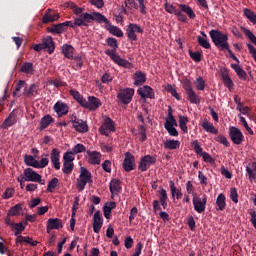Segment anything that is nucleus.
<instances>
[{
    "label": "nucleus",
    "instance_id": "f257e3e1",
    "mask_svg": "<svg viewBox=\"0 0 256 256\" xmlns=\"http://www.w3.org/2000/svg\"><path fill=\"white\" fill-rule=\"evenodd\" d=\"M209 35L217 49H220V51L229 49V42H227L229 40V36H227V34L213 29L209 32Z\"/></svg>",
    "mask_w": 256,
    "mask_h": 256
},
{
    "label": "nucleus",
    "instance_id": "f03ea898",
    "mask_svg": "<svg viewBox=\"0 0 256 256\" xmlns=\"http://www.w3.org/2000/svg\"><path fill=\"white\" fill-rule=\"evenodd\" d=\"M76 181H77L76 187L79 193H81L85 191V187H87V183H93V175L91 174V172L88 171L87 168L81 167L79 178Z\"/></svg>",
    "mask_w": 256,
    "mask_h": 256
},
{
    "label": "nucleus",
    "instance_id": "7ed1b4c3",
    "mask_svg": "<svg viewBox=\"0 0 256 256\" xmlns=\"http://www.w3.org/2000/svg\"><path fill=\"white\" fill-rule=\"evenodd\" d=\"M183 89L185 90L187 99L190 101V103L193 105H199V103H201V98H199V95H197L195 90H193V84L191 83V80L185 79L183 81Z\"/></svg>",
    "mask_w": 256,
    "mask_h": 256
},
{
    "label": "nucleus",
    "instance_id": "20e7f679",
    "mask_svg": "<svg viewBox=\"0 0 256 256\" xmlns=\"http://www.w3.org/2000/svg\"><path fill=\"white\" fill-rule=\"evenodd\" d=\"M179 9L180 10H178L175 14L178 21H181L182 23H187L186 15H188L189 19H195V12L193 11V8H191L189 5L179 4ZM183 13H186V15Z\"/></svg>",
    "mask_w": 256,
    "mask_h": 256
},
{
    "label": "nucleus",
    "instance_id": "39448f33",
    "mask_svg": "<svg viewBox=\"0 0 256 256\" xmlns=\"http://www.w3.org/2000/svg\"><path fill=\"white\" fill-rule=\"evenodd\" d=\"M82 18L87 27H89V23H91V21H97V23H105V25H109L107 17L103 16V14L99 12H94L93 14L86 12L82 14Z\"/></svg>",
    "mask_w": 256,
    "mask_h": 256
},
{
    "label": "nucleus",
    "instance_id": "423d86ee",
    "mask_svg": "<svg viewBox=\"0 0 256 256\" xmlns=\"http://www.w3.org/2000/svg\"><path fill=\"white\" fill-rule=\"evenodd\" d=\"M133 95H135V89L133 88H121L118 91L117 99L123 103V105H129L133 101Z\"/></svg>",
    "mask_w": 256,
    "mask_h": 256
},
{
    "label": "nucleus",
    "instance_id": "0eeeda50",
    "mask_svg": "<svg viewBox=\"0 0 256 256\" xmlns=\"http://www.w3.org/2000/svg\"><path fill=\"white\" fill-rule=\"evenodd\" d=\"M192 203L194 205V210L196 211V213H205V210L207 209V195H203L200 198L199 196H197V194H194Z\"/></svg>",
    "mask_w": 256,
    "mask_h": 256
},
{
    "label": "nucleus",
    "instance_id": "6e6552de",
    "mask_svg": "<svg viewBox=\"0 0 256 256\" xmlns=\"http://www.w3.org/2000/svg\"><path fill=\"white\" fill-rule=\"evenodd\" d=\"M228 135L234 145H241V143H243V141L245 140L243 132H241L240 129L235 126H231L229 128Z\"/></svg>",
    "mask_w": 256,
    "mask_h": 256
},
{
    "label": "nucleus",
    "instance_id": "1a4fd4ad",
    "mask_svg": "<svg viewBox=\"0 0 256 256\" xmlns=\"http://www.w3.org/2000/svg\"><path fill=\"white\" fill-rule=\"evenodd\" d=\"M157 163V158L155 156L151 155H145L140 159V162L138 164V169L142 171V173H145L151 167V165H155Z\"/></svg>",
    "mask_w": 256,
    "mask_h": 256
},
{
    "label": "nucleus",
    "instance_id": "9d476101",
    "mask_svg": "<svg viewBox=\"0 0 256 256\" xmlns=\"http://www.w3.org/2000/svg\"><path fill=\"white\" fill-rule=\"evenodd\" d=\"M122 167L124 171H126V173H131V171H135V167H137V165L135 164V156L131 154V152L125 153Z\"/></svg>",
    "mask_w": 256,
    "mask_h": 256
},
{
    "label": "nucleus",
    "instance_id": "9b49d317",
    "mask_svg": "<svg viewBox=\"0 0 256 256\" xmlns=\"http://www.w3.org/2000/svg\"><path fill=\"white\" fill-rule=\"evenodd\" d=\"M71 123L73 129H75V131L78 133H87V131H89V125H87V122L77 118V116L71 117Z\"/></svg>",
    "mask_w": 256,
    "mask_h": 256
},
{
    "label": "nucleus",
    "instance_id": "f8f14e48",
    "mask_svg": "<svg viewBox=\"0 0 256 256\" xmlns=\"http://www.w3.org/2000/svg\"><path fill=\"white\" fill-rule=\"evenodd\" d=\"M99 131L101 135L109 137V132L115 131V122L110 117H105L103 124L100 126Z\"/></svg>",
    "mask_w": 256,
    "mask_h": 256
},
{
    "label": "nucleus",
    "instance_id": "ddd939ff",
    "mask_svg": "<svg viewBox=\"0 0 256 256\" xmlns=\"http://www.w3.org/2000/svg\"><path fill=\"white\" fill-rule=\"evenodd\" d=\"M136 33H143L142 27L137 24L130 23L126 28V35L129 41H137Z\"/></svg>",
    "mask_w": 256,
    "mask_h": 256
},
{
    "label": "nucleus",
    "instance_id": "4468645a",
    "mask_svg": "<svg viewBox=\"0 0 256 256\" xmlns=\"http://www.w3.org/2000/svg\"><path fill=\"white\" fill-rule=\"evenodd\" d=\"M50 161L56 171H59V169H61V151L59 149H52L50 153Z\"/></svg>",
    "mask_w": 256,
    "mask_h": 256
},
{
    "label": "nucleus",
    "instance_id": "2eb2a0df",
    "mask_svg": "<svg viewBox=\"0 0 256 256\" xmlns=\"http://www.w3.org/2000/svg\"><path fill=\"white\" fill-rule=\"evenodd\" d=\"M24 175V181H32L35 183V181H41V174L37 173L32 168H26L23 172Z\"/></svg>",
    "mask_w": 256,
    "mask_h": 256
},
{
    "label": "nucleus",
    "instance_id": "dca6fc26",
    "mask_svg": "<svg viewBox=\"0 0 256 256\" xmlns=\"http://www.w3.org/2000/svg\"><path fill=\"white\" fill-rule=\"evenodd\" d=\"M62 25H64V29L66 27H72V29H75V27H87V24H85V22L83 20V14L74 18V22L73 21H66V22H62Z\"/></svg>",
    "mask_w": 256,
    "mask_h": 256
},
{
    "label": "nucleus",
    "instance_id": "f3484780",
    "mask_svg": "<svg viewBox=\"0 0 256 256\" xmlns=\"http://www.w3.org/2000/svg\"><path fill=\"white\" fill-rule=\"evenodd\" d=\"M53 110L58 115V117H63L69 113V106L66 103L58 101L54 104Z\"/></svg>",
    "mask_w": 256,
    "mask_h": 256
},
{
    "label": "nucleus",
    "instance_id": "a211bd4d",
    "mask_svg": "<svg viewBox=\"0 0 256 256\" xmlns=\"http://www.w3.org/2000/svg\"><path fill=\"white\" fill-rule=\"evenodd\" d=\"M142 99H155V92L150 86H143L137 90Z\"/></svg>",
    "mask_w": 256,
    "mask_h": 256
},
{
    "label": "nucleus",
    "instance_id": "6ab92c4d",
    "mask_svg": "<svg viewBox=\"0 0 256 256\" xmlns=\"http://www.w3.org/2000/svg\"><path fill=\"white\" fill-rule=\"evenodd\" d=\"M92 227L94 233H99V231H101V227H103V217L101 216V211L99 210L94 213Z\"/></svg>",
    "mask_w": 256,
    "mask_h": 256
},
{
    "label": "nucleus",
    "instance_id": "aec40b11",
    "mask_svg": "<svg viewBox=\"0 0 256 256\" xmlns=\"http://www.w3.org/2000/svg\"><path fill=\"white\" fill-rule=\"evenodd\" d=\"M86 155H88V163H90V165L101 164V152L87 150Z\"/></svg>",
    "mask_w": 256,
    "mask_h": 256
},
{
    "label": "nucleus",
    "instance_id": "412c9836",
    "mask_svg": "<svg viewBox=\"0 0 256 256\" xmlns=\"http://www.w3.org/2000/svg\"><path fill=\"white\" fill-rule=\"evenodd\" d=\"M56 229H63V220L59 218H50L47 221V233H49L51 230Z\"/></svg>",
    "mask_w": 256,
    "mask_h": 256
},
{
    "label": "nucleus",
    "instance_id": "4be33fe9",
    "mask_svg": "<svg viewBox=\"0 0 256 256\" xmlns=\"http://www.w3.org/2000/svg\"><path fill=\"white\" fill-rule=\"evenodd\" d=\"M42 46L48 51L49 55L55 53V42H53V37L47 36L46 38H43Z\"/></svg>",
    "mask_w": 256,
    "mask_h": 256
},
{
    "label": "nucleus",
    "instance_id": "5701e85b",
    "mask_svg": "<svg viewBox=\"0 0 256 256\" xmlns=\"http://www.w3.org/2000/svg\"><path fill=\"white\" fill-rule=\"evenodd\" d=\"M15 123H17V114L15 111H12L2 123V129H9V127H13Z\"/></svg>",
    "mask_w": 256,
    "mask_h": 256
},
{
    "label": "nucleus",
    "instance_id": "b1692460",
    "mask_svg": "<svg viewBox=\"0 0 256 256\" xmlns=\"http://www.w3.org/2000/svg\"><path fill=\"white\" fill-rule=\"evenodd\" d=\"M102 103L101 100L95 96L88 97V109L90 111H97L99 107H101Z\"/></svg>",
    "mask_w": 256,
    "mask_h": 256
},
{
    "label": "nucleus",
    "instance_id": "393cba45",
    "mask_svg": "<svg viewBox=\"0 0 256 256\" xmlns=\"http://www.w3.org/2000/svg\"><path fill=\"white\" fill-rule=\"evenodd\" d=\"M109 189H110V193H112V195L113 194L117 195V193H121V189H122L121 180L116 179V178L112 179L110 182V185H109Z\"/></svg>",
    "mask_w": 256,
    "mask_h": 256
},
{
    "label": "nucleus",
    "instance_id": "a878e982",
    "mask_svg": "<svg viewBox=\"0 0 256 256\" xmlns=\"http://www.w3.org/2000/svg\"><path fill=\"white\" fill-rule=\"evenodd\" d=\"M51 123H55V119L52 118L51 115L47 114L42 117L40 121V131L47 129L51 125Z\"/></svg>",
    "mask_w": 256,
    "mask_h": 256
},
{
    "label": "nucleus",
    "instance_id": "bb28decb",
    "mask_svg": "<svg viewBox=\"0 0 256 256\" xmlns=\"http://www.w3.org/2000/svg\"><path fill=\"white\" fill-rule=\"evenodd\" d=\"M231 68L233 69V71H235L239 79H241L242 81H247V72H245V70H243V68H241L239 64H231Z\"/></svg>",
    "mask_w": 256,
    "mask_h": 256
},
{
    "label": "nucleus",
    "instance_id": "cd10ccee",
    "mask_svg": "<svg viewBox=\"0 0 256 256\" xmlns=\"http://www.w3.org/2000/svg\"><path fill=\"white\" fill-rule=\"evenodd\" d=\"M16 243H27L28 245H31V247H37L39 242L33 240V238L29 236H18L16 238Z\"/></svg>",
    "mask_w": 256,
    "mask_h": 256
},
{
    "label": "nucleus",
    "instance_id": "c85d7f7f",
    "mask_svg": "<svg viewBox=\"0 0 256 256\" xmlns=\"http://www.w3.org/2000/svg\"><path fill=\"white\" fill-rule=\"evenodd\" d=\"M106 29L109 31V33H111V35H114L115 37H123V30L109 22L106 25Z\"/></svg>",
    "mask_w": 256,
    "mask_h": 256
},
{
    "label": "nucleus",
    "instance_id": "c756f323",
    "mask_svg": "<svg viewBox=\"0 0 256 256\" xmlns=\"http://www.w3.org/2000/svg\"><path fill=\"white\" fill-rule=\"evenodd\" d=\"M134 85H136V87H139L141 85H143V83H145V81H147V76L145 75V73L141 72V71H137L134 74Z\"/></svg>",
    "mask_w": 256,
    "mask_h": 256
},
{
    "label": "nucleus",
    "instance_id": "7c9ffc66",
    "mask_svg": "<svg viewBox=\"0 0 256 256\" xmlns=\"http://www.w3.org/2000/svg\"><path fill=\"white\" fill-rule=\"evenodd\" d=\"M169 188L173 199H175V195L176 199H181V197H183V192H181V189L176 188L174 181H169Z\"/></svg>",
    "mask_w": 256,
    "mask_h": 256
},
{
    "label": "nucleus",
    "instance_id": "2f4dec72",
    "mask_svg": "<svg viewBox=\"0 0 256 256\" xmlns=\"http://www.w3.org/2000/svg\"><path fill=\"white\" fill-rule=\"evenodd\" d=\"M75 52V48L72 45L64 44L62 46V53L66 59H73V53Z\"/></svg>",
    "mask_w": 256,
    "mask_h": 256
},
{
    "label": "nucleus",
    "instance_id": "473e14b6",
    "mask_svg": "<svg viewBox=\"0 0 256 256\" xmlns=\"http://www.w3.org/2000/svg\"><path fill=\"white\" fill-rule=\"evenodd\" d=\"M179 147H181L179 140H166L164 142V148L170 149V151H175V149H179Z\"/></svg>",
    "mask_w": 256,
    "mask_h": 256
},
{
    "label": "nucleus",
    "instance_id": "72a5a7b5",
    "mask_svg": "<svg viewBox=\"0 0 256 256\" xmlns=\"http://www.w3.org/2000/svg\"><path fill=\"white\" fill-rule=\"evenodd\" d=\"M202 128L204 131H207V133H212V135H217L219 133V130H217V128L207 120L202 122Z\"/></svg>",
    "mask_w": 256,
    "mask_h": 256
},
{
    "label": "nucleus",
    "instance_id": "f704fd0d",
    "mask_svg": "<svg viewBox=\"0 0 256 256\" xmlns=\"http://www.w3.org/2000/svg\"><path fill=\"white\" fill-rule=\"evenodd\" d=\"M178 119L181 131H183V133H189V129L187 128V124L189 123V117L179 115Z\"/></svg>",
    "mask_w": 256,
    "mask_h": 256
},
{
    "label": "nucleus",
    "instance_id": "c9c22d12",
    "mask_svg": "<svg viewBox=\"0 0 256 256\" xmlns=\"http://www.w3.org/2000/svg\"><path fill=\"white\" fill-rule=\"evenodd\" d=\"M20 73H25L26 75H33L35 70L33 69V63L24 62V64L20 68Z\"/></svg>",
    "mask_w": 256,
    "mask_h": 256
},
{
    "label": "nucleus",
    "instance_id": "e433bc0d",
    "mask_svg": "<svg viewBox=\"0 0 256 256\" xmlns=\"http://www.w3.org/2000/svg\"><path fill=\"white\" fill-rule=\"evenodd\" d=\"M216 205L218 207V211H225L227 207V203L225 202V194L221 193L217 196Z\"/></svg>",
    "mask_w": 256,
    "mask_h": 256
},
{
    "label": "nucleus",
    "instance_id": "4c0bfd02",
    "mask_svg": "<svg viewBox=\"0 0 256 256\" xmlns=\"http://www.w3.org/2000/svg\"><path fill=\"white\" fill-rule=\"evenodd\" d=\"M244 17L250 21V23H253V25H256V14L249 8L243 9Z\"/></svg>",
    "mask_w": 256,
    "mask_h": 256
},
{
    "label": "nucleus",
    "instance_id": "58836bf2",
    "mask_svg": "<svg viewBox=\"0 0 256 256\" xmlns=\"http://www.w3.org/2000/svg\"><path fill=\"white\" fill-rule=\"evenodd\" d=\"M49 33H55L57 35L63 33L65 31V26L63 23L54 24L52 27L48 28Z\"/></svg>",
    "mask_w": 256,
    "mask_h": 256
},
{
    "label": "nucleus",
    "instance_id": "ea45409f",
    "mask_svg": "<svg viewBox=\"0 0 256 256\" xmlns=\"http://www.w3.org/2000/svg\"><path fill=\"white\" fill-rule=\"evenodd\" d=\"M246 173L249 176L250 181H255L256 179V162L252 163V166H246Z\"/></svg>",
    "mask_w": 256,
    "mask_h": 256
},
{
    "label": "nucleus",
    "instance_id": "a19ab883",
    "mask_svg": "<svg viewBox=\"0 0 256 256\" xmlns=\"http://www.w3.org/2000/svg\"><path fill=\"white\" fill-rule=\"evenodd\" d=\"M66 7H68L69 9H72L73 14L74 15H83V8H80L79 6H77L74 2H68L66 3Z\"/></svg>",
    "mask_w": 256,
    "mask_h": 256
},
{
    "label": "nucleus",
    "instance_id": "79ce46f5",
    "mask_svg": "<svg viewBox=\"0 0 256 256\" xmlns=\"http://www.w3.org/2000/svg\"><path fill=\"white\" fill-rule=\"evenodd\" d=\"M24 162L28 167H34V169H37V160L32 155H25Z\"/></svg>",
    "mask_w": 256,
    "mask_h": 256
},
{
    "label": "nucleus",
    "instance_id": "37998d69",
    "mask_svg": "<svg viewBox=\"0 0 256 256\" xmlns=\"http://www.w3.org/2000/svg\"><path fill=\"white\" fill-rule=\"evenodd\" d=\"M25 85H27L25 83V80H19L15 86V90L13 92V97H21L20 91L23 89V87H25Z\"/></svg>",
    "mask_w": 256,
    "mask_h": 256
},
{
    "label": "nucleus",
    "instance_id": "c03bdc74",
    "mask_svg": "<svg viewBox=\"0 0 256 256\" xmlns=\"http://www.w3.org/2000/svg\"><path fill=\"white\" fill-rule=\"evenodd\" d=\"M105 55L110 57V59L112 61H114V63H116V64H118L119 61L121 60L120 56L117 55V51H115V50H105Z\"/></svg>",
    "mask_w": 256,
    "mask_h": 256
},
{
    "label": "nucleus",
    "instance_id": "a18cd8bd",
    "mask_svg": "<svg viewBox=\"0 0 256 256\" xmlns=\"http://www.w3.org/2000/svg\"><path fill=\"white\" fill-rule=\"evenodd\" d=\"M45 158H42L40 161H37L36 163V169H45L47 165H49V154L43 155Z\"/></svg>",
    "mask_w": 256,
    "mask_h": 256
},
{
    "label": "nucleus",
    "instance_id": "49530a36",
    "mask_svg": "<svg viewBox=\"0 0 256 256\" xmlns=\"http://www.w3.org/2000/svg\"><path fill=\"white\" fill-rule=\"evenodd\" d=\"M21 211H23V207L21 206V204H16L15 206L10 208L8 215L15 217V216L19 215V213H21Z\"/></svg>",
    "mask_w": 256,
    "mask_h": 256
},
{
    "label": "nucleus",
    "instance_id": "de8ad7c7",
    "mask_svg": "<svg viewBox=\"0 0 256 256\" xmlns=\"http://www.w3.org/2000/svg\"><path fill=\"white\" fill-rule=\"evenodd\" d=\"M197 41L200 47H203L204 49H211V43H209V40L207 38L197 36Z\"/></svg>",
    "mask_w": 256,
    "mask_h": 256
},
{
    "label": "nucleus",
    "instance_id": "09e8293b",
    "mask_svg": "<svg viewBox=\"0 0 256 256\" xmlns=\"http://www.w3.org/2000/svg\"><path fill=\"white\" fill-rule=\"evenodd\" d=\"M73 162H63V173H65V175H71V173H73Z\"/></svg>",
    "mask_w": 256,
    "mask_h": 256
},
{
    "label": "nucleus",
    "instance_id": "8fccbe9b",
    "mask_svg": "<svg viewBox=\"0 0 256 256\" xmlns=\"http://www.w3.org/2000/svg\"><path fill=\"white\" fill-rule=\"evenodd\" d=\"M35 93H37V85L35 84L30 85L28 89L27 88L24 89L25 97H33Z\"/></svg>",
    "mask_w": 256,
    "mask_h": 256
},
{
    "label": "nucleus",
    "instance_id": "3c124183",
    "mask_svg": "<svg viewBox=\"0 0 256 256\" xmlns=\"http://www.w3.org/2000/svg\"><path fill=\"white\" fill-rule=\"evenodd\" d=\"M57 185H59V179L58 178H53L52 180L49 181L48 186H47V192L48 193H53L54 189H57Z\"/></svg>",
    "mask_w": 256,
    "mask_h": 256
},
{
    "label": "nucleus",
    "instance_id": "603ef678",
    "mask_svg": "<svg viewBox=\"0 0 256 256\" xmlns=\"http://www.w3.org/2000/svg\"><path fill=\"white\" fill-rule=\"evenodd\" d=\"M57 19H59V14H55V15H49V14H45L43 16V23L47 24V23H53V21H57Z\"/></svg>",
    "mask_w": 256,
    "mask_h": 256
},
{
    "label": "nucleus",
    "instance_id": "864d4df0",
    "mask_svg": "<svg viewBox=\"0 0 256 256\" xmlns=\"http://www.w3.org/2000/svg\"><path fill=\"white\" fill-rule=\"evenodd\" d=\"M106 43L108 47L112 48V51H117V49H119V44L117 43V39L115 38H107Z\"/></svg>",
    "mask_w": 256,
    "mask_h": 256
},
{
    "label": "nucleus",
    "instance_id": "5fc2aeb1",
    "mask_svg": "<svg viewBox=\"0 0 256 256\" xmlns=\"http://www.w3.org/2000/svg\"><path fill=\"white\" fill-rule=\"evenodd\" d=\"M75 154L73 153V151H68L65 152L63 155V161L64 163H73V161H75Z\"/></svg>",
    "mask_w": 256,
    "mask_h": 256
},
{
    "label": "nucleus",
    "instance_id": "6e6d98bb",
    "mask_svg": "<svg viewBox=\"0 0 256 256\" xmlns=\"http://www.w3.org/2000/svg\"><path fill=\"white\" fill-rule=\"evenodd\" d=\"M192 146L194 148L196 155H199V157H201L205 153L203 152V148L201 147V145H199V141L194 140L192 142Z\"/></svg>",
    "mask_w": 256,
    "mask_h": 256
},
{
    "label": "nucleus",
    "instance_id": "4d7b16f0",
    "mask_svg": "<svg viewBox=\"0 0 256 256\" xmlns=\"http://www.w3.org/2000/svg\"><path fill=\"white\" fill-rule=\"evenodd\" d=\"M197 91H205V80L203 77H198L195 81Z\"/></svg>",
    "mask_w": 256,
    "mask_h": 256
},
{
    "label": "nucleus",
    "instance_id": "13d9d810",
    "mask_svg": "<svg viewBox=\"0 0 256 256\" xmlns=\"http://www.w3.org/2000/svg\"><path fill=\"white\" fill-rule=\"evenodd\" d=\"M85 151H87V148L83 144H76L72 148V152H73L74 155H77L79 153H85Z\"/></svg>",
    "mask_w": 256,
    "mask_h": 256
},
{
    "label": "nucleus",
    "instance_id": "bf43d9fd",
    "mask_svg": "<svg viewBox=\"0 0 256 256\" xmlns=\"http://www.w3.org/2000/svg\"><path fill=\"white\" fill-rule=\"evenodd\" d=\"M188 53L193 61L196 63H201V52H193L192 50H189Z\"/></svg>",
    "mask_w": 256,
    "mask_h": 256
},
{
    "label": "nucleus",
    "instance_id": "052dcab7",
    "mask_svg": "<svg viewBox=\"0 0 256 256\" xmlns=\"http://www.w3.org/2000/svg\"><path fill=\"white\" fill-rule=\"evenodd\" d=\"M244 31V35H246V37H248V39L254 44L256 45V37L255 34H253V32H251V30L247 29V28H243Z\"/></svg>",
    "mask_w": 256,
    "mask_h": 256
},
{
    "label": "nucleus",
    "instance_id": "680f3d73",
    "mask_svg": "<svg viewBox=\"0 0 256 256\" xmlns=\"http://www.w3.org/2000/svg\"><path fill=\"white\" fill-rule=\"evenodd\" d=\"M164 9L167 13H170L171 15H176V13L179 11V9H176L175 6L169 3H166L164 5Z\"/></svg>",
    "mask_w": 256,
    "mask_h": 256
},
{
    "label": "nucleus",
    "instance_id": "e2e57ef3",
    "mask_svg": "<svg viewBox=\"0 0 256 256\" xmlns=\"http://www.w3.org/2000/svg\"><path fill=\"white\" fill-rule=\"evenodd\" d=\"M159 193V202H163V201H168L169 200V196H167V190H165L164 188H160V190L158 191Z\"/></svg>",
    "mask_w": 256,
    "mask_h": 256
},
{
    "label": "nucleus",
    "instance_id": "0e129e2a",
    "mask_svg": "<svg viewBox=\"0 0 256 256\" xmlns=\"http://www.w3.org/2000/svg\"><path fill=\"white\" fill-rule=\"evenodd\" d=\"M230 198L233 203H239V194L237 193V188H231Z\"/></svg>",
    "mask_w": 256,
    "mask_h": 256
},
{
    "label": "nucleus",
    "instance_id": "69168bd1",
    "mask_svg": "<svg viewBox=\"0 0 256 256\" xmlns=\"http://www.w3.org/2000/svg\"><path fill=\"white\" fill-rule=\"evenodd\" d=\"M164 127L166 131H168L171 137H179V132L177 131V128H175V126H164Z\"/></svg>",
    "mask_w": 256,
    "mask_h": 256
},
{
    "label": "nucleus",
    "instance_id": "338daca9",
    "mask_svg": "<svg viewBox=\"0 0 256 256\" xmlns=\"http://www.w3.org/2000/svg\"><path fill=\"white\" fill-rule=\"evenodd\" d=\"M216 141L218 143H221V145H224V147H230L231 146V143H229V140H227V137L223 136V135H219L217 138H216Z\"/></svg>",
    "mask_w": 256,
    "mask_h": 256
},
{
    "label": "nucleus",
    "instance_id": "774afa93",
    "mask_svg": "<svg viewBox=\"0 0 256 256\" xmlns=\"http://www.w3.org/2000/svg\"><path fill=\"white\" fill-rule=\"evenodd\" d=\"M111 81H113V75L109 74V73H104L101 77V82L104 84H109L111 83Z\"/></svg>",
    "mask_w": 256,
    "mask_h": 256
}]
</instances>
